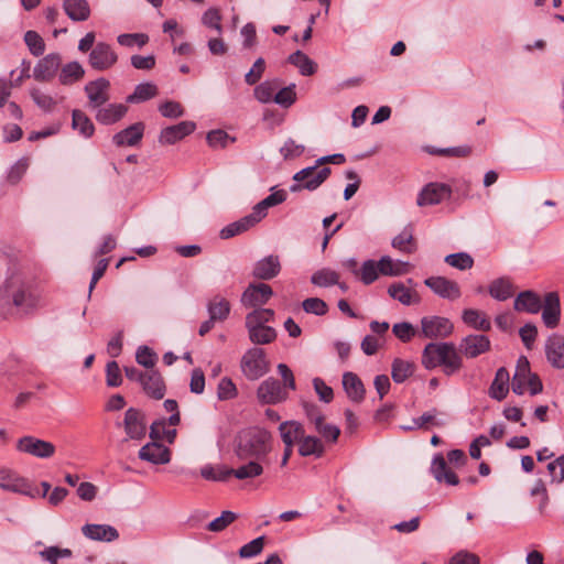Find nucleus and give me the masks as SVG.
Wrapping results in <instances>:
<instances>
[{"label": "nucleus", "mask_w": 564, "mask_h": 564, "mask_svg": "<svg viewBox=\"0 0 564 564\" xmlns=\"http://www.w3.org/2000/svg\"><path fill=\"white\" fill-rule=\"evenodd\" d=\"M421 362L427 370L442 366L446 376H452L463 367V359L455 345L445 341L425 345Z\"/></svg>", "instance_id": "obj_1"}, {"label": "nucleus", "mask_w": 564, "mask_h": 564, "mask_svg": "<svg viewBox=\"0 0 564 564\" xmlns=\"http://www.w3.org/2000/svg\"><path fill=\"white\" fill-rule=\"evenodd\" d=\"M270 440V433L263 429H246L237 435L235 454L240 460L261 459L271 449Z\"/></svg>", "instance_id": "obj_2"}, {"label": "nucleus", "mask_w": 564, "mask_h": 564, "mask_svg": "<svg viewBox=\"0 0 564 564\" xmlns=\"http://www.w3.org/2000/svg\"><path fill=\"white\" fill-rule=\"evenodd\" d=\"M308 166L300 170L293 175L294 183L290 186L292 193H297L303 189L315 191L317 189L330 175L329 167Z\"/></svg>", "instance_id": "obj_3"}, {"label": "nucleus", "mask_w": 564, "mask_h": 564, "mask_svg": "<svg viewBox=\"0 0 564 564\" xmlns=\"http://www.w3.org/2000/svg\"><path fill=\"white\" fill-rule=\"evenodd\" d=\"M240 368L249 380H258L269 371V361L262 348L252 347L241 357Z\"/></svg>", "instance_id": "obj_4"}, {"label": "nucleus", "mask_w": 564, "mask_h": 564, "mask_svg": "<svg viewBox=\"0 0 564 564\" xmlns=\"http://www.w3.org/2000/svg\"><path fill=\"white\" fill-rule=\"evenodd\" d=\"M453 323L443 316L431 315L421 318L419 336L430 339H444L452 335Z\"/></svg>", "instance_id": "obj_5"}, {"label": "nucleus", "mask_w": 564, "mask_h": 564, "mask_svg": "<svg viewBox=\"0 0 564 564\" xmlns=\"http://www.w3.org/2000/svg\"><path fill=\"white\" fill-rule=\"evenodd\" d=\"M0 488L6 491L31 498H35L37 496L36 489L32 487L26 478L20 476L12 469L4 467H0Z\"/></svg>", "instance_id": "obj_6"}, {"label": "nucleus", "mask_w": 564, "mask_h": 564, "mask_svg": "<svg viewBox=\"0 0 564 564\" xmlns=\"http://www.w3.org/2000/svg\"><path fill=\"white\" fill-rule=\"evenodd\" d=\"M17 449L21 453L43 459L50 458L55 454V446L53 443L31 435H25L19 438L17 442Z\"/></svg>", "instance_id": "obj_7"}, {"label": "nucleus", "mask_w": 564, "mask_h": 564, "mask_svg": "<svg viewBox=\"0 0 564 564\" xmlns=\"http://www.w3.org/2000/svg\"><path fill=\"white\" fill-rule=\"evenodd\" d=\"M4 293L6 294L3 296L11 295L13 304L24 311H30L36 305L35 297L22 286L19 276H11L6 281Z\"/></svg>", "instance_id": "obj_8"}, {"label": "nucleus", "mask_w": 564, "mask_h": 564, "mask_svg": "<svg viewBox=\"0 0 564 564\" xmlns=\"http://www.w3.org/2000/svg\"><path fill=\"white\" fill-rule=\"evenodd\" d=\"M118 61L117 53L112 47L105 43L98 42L89 53L88 63L90 67L98 72L111 68Z\"/></svg>", "instance_id": "obj_9"}, {"label": "nucleus", "mask_w": 564, "mask_h": 564, "mask_svg": "<svg viewBox=\"0 0 564 564\" xmlns=\"http://www.w3.org/2000/svg\"><path fill=\"white\" fill-rule=\"evenodd\" d=\"M452 188L444 183L432 182L426 184L419 193L416 204L421 207L432 206L449 198Z\"/></svg>", "instance_id": "obj_10"}, {"label": "nucleus", "mask_w": 564, "mask_h": 564, "mask_svg": "<svg viewBox=\"0 0 564 564\" xmlns=\"http://www.w3.org/2000/svg\"><path fill=\"white\" fill-rule=\"evenodd\" d=\"M257 397L263 404H276L288 398V391L274 378H268L260 383Z\"/></svg>", "instance_id": "obj_11"}, {"label": "nucleus", "mask_w": 564, "mask_h": 564, "mask_svg": "<svg viewBox=\"0 0 564 564\" xmlns=\"http://www.w3.org/2000/svg\"><path fill=\"white\" fill-rule=\"evenodd\" d=\"M272 295L273 291L269 284L251 283L243 291L240 301L245 307L257 308L258 306L268 303Z\"/></svg>", "instance_id": "obj_12"}, {"label": "nucleus", "mask_w": 564, "mask_h": 564, "mask_svg": "<svg viewBox=\"0 0 564 564\" xmlns=\"http://www.w3.org/2000/svg\"><path fill=\"white\" fill-rule=\"evenodd\" d=\"M490 339L480 334H471L464 337L458 346V351L466 358L473 359L490 349Z\"/></svg>", "instance_id": "obj_13"}, {"label": "nucleus", "mask_w": 564, "mask_h": 564, "mask_svg": "<svg viewBox=\"0 0 564 564\" xmlns=\"http://www.w3.org/2000/svg\"><path fill=\"white\" fill-rule=\"evenodd\" d=\"M109 88L110 82L105 77L97 78L86 84L85 93L88 97L89 106L93 109L99 108L109 100Z\"/></svg>", "instance_id": "obj_14"}, {"label": "nucleus", "mask_w": 564, "mask_h": 564, "mask_svg": "<svg viewBox=\"0 0 564 564\" xmlns=\"http://www.w3.org/2000/svg\"><path fill=\"white\" fill-rule=\"evenodd\" d=\"M124 432L130 440H142L147 433L143 414L134 408H129L124 413Z\"/></svg>", "instance_id": "obj_15"}, {"label": "nucleus", "mask_w": 564, "mask_h": 564, "mask_svg": "<svg viewBox=\"0 0 564 564\" xmlns=\"http://www.w3.org/2000/svg\"><path fill=\"white\" fill-rule=\"evenodd\" d=\"M139 458L154 465H165L171 460V451L161 443L152 440V442L140 448Z\"/></svg>", "instance_id": "obj_16"}, {"label": "nucleus", "mask_w": 564, "mask_h": 564, "mask_svg": "<svg viewBox=\"0 0 564 564\" xmlns=\"http://www.w3.org/2000/svg\"><path fill=\"white\" fill-rule=\"evenodd\" d=\"M425 285L429 286L435 294L443 299L456 300L460 296L459 285L444 276H431L424 281Z\"/></svg>", "instance_id": "obj_17"}, {"label": "nucleus", "mask_w": 564, "mask_h": 564, "mask_svg": "<svg viewBox=\"0 0 564 564\" xmlns=\"http://www.w3.org/2000/svg\"><path fill=\"white\" fill-rule=\"evenodd\" d=\"M61 56L52 53L41 58L33 69V77L40 82L52 79L61 66Z\"/></svg>", "instance_id": "obj_18"}, {"label": "nucleus", "mask_w": 564, "mask_h": 564, "mask_svg": "<svg viewBox=\"0 0 564 564\" xmlns=\"http://www.w3.org/2000/svg\"><path fill=\"white\" fill-rule=\"evenodd\" d=\"M547 361L556 369H564V337L558 334L551 335L545 343Z\"/></svg>", "instance_id": "obj_19"}, {"label": "nucleus", "mask_w": 564, "mask_h": 564, "mask_svg": "<svg viewBox=\"0 0 564 564\" xmlns=\"http://www.w3.org/2000/svg\"><path fill=\"white\" fill-rule=\"evenodd\" d=\"M196 128L193 121H182L177 124L164 128L159 137L161 144H174L184 137L191 134Z\"/></svg>", "instance_id": "obj_20"}, {"label": "nucleus", "mask_w": 564, "mask_h": 564, "mask_svg": "<svg viewBox=\"0 0 564 564\" xmlns=\"http://www.w3.org/2000/svg\"><path fill=\"white\" fill-rule=\"evenodd\" d=\"M431 473L438 482H444L448 486H456L459 482L457 475L448 468L445 458L441 454L434 456L431 464Z\"/></svg>", "instance_id": "obj_21"}, {"label": "nucleus", "mask_w": 564, "mask_h": 564, "mask_svg": "<svg viewBox=\"0 0 564 564\" xmlns=\"http://www.w3.org/2000/svg\"><path fill=\"white\" fill-rule=\"evenodd\" d=\"M560 299L554 292L545 295L544 305L542 306V319L547 328H554L560 322Z\"/></svg>", "instance_id": "obj_22"}, {"label": "nucleus", "mask_w": 564, "mask_h": 564, "mask_svg": "<svg viewBox=\"0 0 564 564\" xmlns=\"http://www.w3.org/2000/svg\"><path fill=\"white\" fill-rule=\"evenodd\" d=\"M143 132L144 124L142 122H137L116 133L112 141L117 147H133L141 141Z\"/></svg>", "instance_id": "obj_23"}, {"label": "nucleus", "mask_w": 564, "mask_h": 564, "mask_svg": "<svg viewBox=\"0 0 564 564\" xmlns=\"http://www.w3.org/2000/svg\"><path fill=\"white\" fill-rule=\"evenodd\" d=\"M281 271V263L278 256H268L259 260L253 268L252 274L260 280H271Z\"/></svg>", "instance_id": "obj_24"}, {"label": "nucleus", "mask_w": 564, "mask_h": 564, "mask_svg": "<svg viewBox=\"0 0 564 564\" xmlns=\"http://www.w3.org/2000/svg\"><path fill=\"white\" fill-rule=\"evenodd\" d=\"M344 390L352 402L360 403L365 399L366 389L360 378L350 371L343 375Z\"/></svg>", "instance_id": "obj_25"}, {"label": "nucleus", "mask_w": 564, "mask_h": 564, "mask_svg": "<svg viewBox=\"0 0 564 564\" xmlns=\"http://www.w3.org/2000/svg\"><path fill=\"white\" fill-rule=\"evenodd\" d=\"M82 532L86 538L94 541L111 542L119 536L117 529L109 524H85Z\"/></svg>", "instance_id": "obj_26"}, {"label": "nucleus", "mask_w": 564, "mask_h": 564, "mask_svg": "<svg viewBox=\"0 0 564 564\" xmlns=\"http://www.w3.org/2000/svg\"><path fill=\"white\" fill-rule=\"evenodd\" d=\"M513 307L518 312L536 314L542 308L541 297L533 291H523L514 300Z\"/></svg>", "instance_id": "obj_27"}, {"label": "nucleus", "mask_w": 564, "mask_h": 564, "mask_svg": "<svg viewBox=\"0 0 564 564\" xmlns=\"http://www.w3.org/2000/svg\"><path fill=\"white\" fill-rule=\"evenodd\" d=\"M34 545L43 546V549L37 552V555L47 564H58L59 560L70 558L73 555L70 549L59 547L57 545L45 546L42 541H36Z\"/></svg>", "instance_id": "obj_28"}, {"label": "nucleus", "mask_w": 564, "mask_h": 564, "mask_svg": "<svg viewBox=\"0 0 564 564\" xmlns=\"http://www.w3.org/2000/svg\"><path fill=\"white\" fill-rule=\"evenodd\" d=\"M63 9L74 22L87 21L90 17V6L87 0H64Z\"/></svg>", "instance_id": "obj_29"}, {"label": "nucleus", "mask_w": 564, "mask_h": 564, "mask_svg": "<svg viewBox=\"0 0 564 564\" xmlns=\"http://www.w3.org/2000/svg\"><path fill=\"white\" fill-rule=\"evenodd\" d=\"M96 120L102 124H112L119 121L128 111L123 104H110L106 107L96 108Z\"/></svg>", "instance_id": "obj_30"}, {"label": "nucleus", "mask_w": 564, "mask_h": 564, "mask_svg": "<svg viewBox=\"0 0 564 564\" xmlns=\"http://www.w3.org/2000/svg\"><path fill=\"white\" fill-rule=\"evenodd\" d=\"M531 375L528 359L525 357H520L512 378V391L516 394L522 395L525 392L527 381Z\"/></svg>", "instance_id": "obj_31"}, {"label": "nucleus", "mask_w": 564, "mask_h": 564, "mask_svg": "<svg viewBox=\"0 0 564 564\" xmlns=\"http://www.w3.org/2000/svg\"><path fill=\"white\" fill-rule=\"evenodd\" d=\"M509 371L503 367L499 368L496 371L495 379L489 388L490 398L497 401L503 400L509 392Z\"/></svg>", "instance_id": "obj_32"}, {"label": "nucleus", "mask_w": 564, "mask_h": 564, "mask_svg": "<svg viewBox=\"0 0 564 564\" xmlns=\"http://www.w3.org/2000/svg\"><path fill=\"white\" fill-rule=\"evenodd\" d=\"M258 223V219L253 216L252 213H250L249 215L238 219L237 221H234L224 227L220 230V237L223 239L232 238L237 235L246 232L247 230L256 226Z\"/></svg>", "instance_id": "obj_33"}, {"label": "nucleus", "mask_w": 564, "mask_h": 564, "mask_svg": "<svg viewBox=\"0 0 564 564\" xmlns=\"http://www.w3.org/2000/svg\"><path fill=\"white\" fill-rule=\"evenodd\" d=\"M285 199L286 193L283 189L276 191L256 204L251 213L260 223L268 215V209L270 207L280 205L285 202Z\"/></svg>", "instance_id": "obj_34"}, {"label": "nucleus", "mask_w": 564, "mask_h": 564, "mask_svg": "<svg viewBox=\"0 0 564 564\" xmlns=\"http://www.w3.org/2000/svg\"><path fill=\"white\" fill-rule=\"evenodd\" d=\"M142 388L148 395L154 399H162L165 392V386L161 375L153 369L147 370V377Z\"/></svg>", "instance_id": "obj_35"}, {"label": "nucleus", "mask_w": 564, "mask_h": 564, "mask_svg": "<svg viewBox=\"0 0 564 564\" xmlns=\"http://www.w3.org/2000/svg\"><path fill=\"white\" fill-rule=\"evenodd\" d=\"M230 303L221 295H215L207 304V312L215 322H224L230 314Z\"/></svg>", "instance_id": "obj_36"}, {"label": "nucleus", "mask_w": 564, "mask_h": 564, "mask_svg": "<svg viewBox=\"0 0 564 564\" xmlns=\"http://www.w3.org/2000/svg\"><path fill=\"white\" fill-rule=\"evenodd\" d=\"M279 431L285 446H293L299 443L305 432L302 424L295 421H286L280 424Z\"/></svg>", "instance_id": "obj_37"}, {"label": "nucleus", "mask_w": 564, "mask_h": 564, "mask_svg": "<svg viewBox=\"0 0 564 564\" xmlns=\"http://www.w3.org/2000/svg\"><path fill=\"white\" fill-rule=\"evenodd\" d=\"M299 454L301 456H315L321 457L324 453V445L322 441L312 435H305V432L303 433V437L299 441Z\"/></svg>", "instance_id": "obj_38"}, {"label": "nucleus", "mask_w": 564, "mask_h": 564, "mask_svg": "<svg viewBox=\"0 0 564 564\" xmlns=\"http://www.w3.org/2000/svg\"><path fill=\"white\" fill-rule=\"evenodd\" d=\"M489 294L497 301H506L513 295V284L509 278H499L489 285Z\"/></svg>", "instance_id": "obj_39"}, {"label": "nucleus", "mask_w": 564, "mask_h": 564, "mask_svg": "<svg viewBox=\"0 0 564 564\" xmlns=\"http://www.w3.org/2000/svg\"><path fill=\"white\" fill-rule=\"evenodd\" d=\"M389 295L403 305H411L420 301L419 295L403 283H393L388 289Z\"/></svg>", "instance_id": "obj_40"}, {"label": "nucleus", "mask_w": 564, "mask_h": 564, "mask_svg": "<svg viewBox=\"0 0 564 564\" xmlns=\"http://www.w3.org/2000/svg\"><path fill=\"white\" fill-rule=\"evenodd\" d=\"M159 94L158 86L147 82L135 86L134 91L127 97L130 104H139L154 98Z\"/></svg>", "instance_id": "obj_41"}, {"label": "nucleus", "mask_w": 564, "mask_h": 564, "mask_svg": "<svg viewBox=\"0 0 564 564\" xmlns=\"http://www.w3.org/2000/svg\"><path fill=\"white\" fill-rule=\"evenodd\" d=\"M85 75L84 67L78 62L65 64L59 73L58 79L62 85H72L80 80Z\"/></svg>", "instance_id": "obj_42"}, {"label": "nucleus", "mask_w": 564, "mask_h": 564, "mask_svg": "<svg viewBox=\"0 0 564 564\" xmlns=\"http://www.w3.org/2000/svg\"><path fill=\"white\" fill-rule=\"evenodd\" d=\"M464 323H466L468 326L482 330L488 332L491 328L490 321L486 317V315L477 310L474 308H467L463 312L462 316Z\"/></svg>", "instance_id": "obj_43"}, {"label": "nucleus", "mask_w": 564, "mask_h": 564, "mask_svg": "<svg viewBox=\"0 0 564 564\" xmlns=\"http://www.w3.org/2000/svg\"><path fill=\"white\" fill-rule=\"evenodd\" d=\"M251 343L267 345L275 340L276 330L271 326L246 327Z\"/></svg>", "instance_id": "obj_44"}, {"label": "nucleus", "mask_w": 564, "mask_h": 564, "mask_svg": "<svg viewBox=\"0 0 564 564\" xmlns=\"http://www.w3.org/2000/svg\"><path fill=\"white\" fill-rule=\"evenodd\" d=\"M274 311L271 308H254L246 315V327H260L268 326L267 324L273 321Z\"/></svg>", "instance_id": "obj_45"}, {"label": "nucleus", "mask_w": 564, "mask_h": 564, "mask_svg": "<svg viewBox=\"0 0 564 564\" xmlns=\"http://www.w3.org/2000/svg\"><path fill=\"white\" fill-rule=\"evenodd\" d=\"M289 62L299 68L301 75L311 76L316 72V64L302 51H296L289 56Z\"/></svg>", "instance_id": "obj_46"}, {"label": "nucleus", "mask_w": 564, "mask_h": 564, "mask_svg": "<svg viewBox=\"0 0 564 564\" xmlns=\"http://www.w3.org/2000/svg\"><path fill=\"white\" fill-rule=\"evenodd\" d=\"M72 127L78 131L84 138H90L94 134L95 128L91 120L80 110H73Z\"/></svg>", "instance_id": "obj_47"}, {"label": "nucleus", "mask_w": 564, "mask_h": 564, "mask_svg": "<svg viewBox=\"0 0 564 564\" xmlns=\"http://www.w3.org/2000/svg\"><path fill=\"white\" fill-rule=\"evenodd\" d=\"M414 372V364L409 360L395 358L392 362L391 377L394 382L402 383Z\"/></svg>", "instance_id": "obj_48"}, {"label": "nucleus", "mask_w": 564, "mask_h": 564, "mask_svg": "<svg viewBox=\"0 0 564 564\" xmlns=\"http://www.w3.org/2000/svg\"><path fill=\"white\" fill-rule=\"evenodd\" d=\"M339 274L330 268H322L311 276V283L319 288H328L338 284Z\"/></svg>", "instance_id": "obj_49"}, {"label": "nucleus", "mask_w": 564, "mask_h": 564, "mask_svg": "<svg viewBox=\"0 0 564 564\" xmlns=\"http://www.w3.org/2000/svg\"><path fill=\"white\" fill-rule=\"evenodd\" d=\"M278 87V80H265L256 86L253 90L254 98L261 104L273 102Z\"/></svg>", "instance_id": "obj_50"}, {"label": "nucleus", "mask_w": 564, "mask_h": 564, "mask_svg": "<svg viewBox=\"0 0 564 564\" xmlns=\"http://www.w3.org/2000/svg\"><path fill=\"white\" fill-rule=\"evenodd\" d=\"M165 425V420H159L153 422L150 426L151 440H153L154 442L166 440L170 444H172L176 437V430L166 429Z\"/></svg>", "instance_id": "obj_51"}, {"label": "nucleus", "mask_w": 564, "mask_h": 564, "mask_svg": "<svg viewBox=\"0 0 564 564\" xmlns=\"http://www.w3.org/2000/svg\"><path fill=\"white\" fill-rule=\"evenodd\" d=\"M378 263L379 271L383 275L397 276L406 272L408 263L394 262L390 257H382Z\"/></svg>", "instance_id": "obj_52"}, {"label": "nucleus", "mask_w": 564, "mask_h": 564, "mask_svg": "<svg viewBox=\"0 0 564 564\" xmlns=\"http://www.w3.org/2000/svg\"><path fill=\"white\" fill-rule=\"evenodd\" d=\"M249 462L236 469L234 476L237 479H251L260 476L263 473V467L260 465V459H248Z\"/></svg>", "instance_id": "obj_53"}, {"label": "nucleus", "mask_w": 564, "mask_h": 564, "mask_svg": "<svg viewBox=\"0 0 564 564\" xmlns=\"http://www.w3.org/2000/svg\"><path fill=\"white\" fill-rule=\"evenodd\" d=\"M445 262L458 270H468L474 265V259L466 252L452 253L445 257Z\"/></svg>", "instance_id": "obj_54"}, {"label": "nucleus", "mask_w": 564, "mask_h": 564, "mask_svg": "<svg viewBox=\"0 0 564 564\" xmlns=\"http://www.w3.org/2000/svg\"><path fill=\"white\" fill-rule=\"evenodd\" d=\"M419 332L411 323L409 322H401L395 323L392 326V333L393 335L400 339L402 343L410 341L413 337L419 335Z\"/></svg>", "instance_id": "obj_55"}, {"label": "nucleus", "mask_w": 564, "mask_h": 564, "mask_svg": "<svg viewBox=\"0 0 564 564\" xmlns=\"http://www.w3.org/2000/svg\"><path fill=\"white\" fill-rule=\"evenodd\" d=\"M296 100L295 84H291L286 87L275 91L274 101L281 107L289 108Z\"/></svg>", "instance_id": "obj_56"}, {"label": "nucleus", "mask_w": 564, "mask_h": 564, "mask_svg": "<svg viewBox=\"0 0 564 564\" xmlns=\"http://www.w3.org/2000/svg\"><path fill=\"white\" fill-rule=\"evenodd\" d=\"M30 95L36 106L45 112H51L56 106V100L52 96L43 93L37 88H33L30 91Z\"/></svg>", "instance_id": "obj_57"}, {"label": "nucleus", "mask_w": 564, "mask_h": 564, "mask_svg": "<svg viewBox=\"0 0 564 564\" xmlns=\"http://www.w3.org/2000/svg\"><path fill=\"white\" fill-rule=\"evenodd\" d=\"M379 273L378 263L373 260H367L359 269L358 275L365 284H371L378 279Z\"/></svg>", "instance_id": "obj_58"}, {"label": "nucleus", "mask_w": 564, "mask_h": 564, "mask_svg": "<svg viewBox=\"0 0 564 564\" xmlns=\"http://www.w3.org/2000/svg\"><path fill=\"white\" fill-rule=\"evenodd\" d=\"M413 240L412 230L410 228H404L398 236H395L392 240V247L406 252H413V248L411 247Z\"/></svg>", "instance_id": "obj_59"}, {"label": "nucleus", "mask_w": 564, "mask_h": 564, "mask_svg": "<svg viewBox=\"0 0 564 564\" xmlns=\"http://www.w3.org/2000/svg\"><path fill=\"white\" fill-rule=\"evenodd\" d=\"M24 41L30 52L34 56H40L45 51V44L43 39L35 31H28L24 34Z\"/></svg>", "instance_id": "obj_60"}, {"label": "nucleus", "mask_w": 564, "mask_h": 564, "mask_svg": "<svg viewBox=\"0 0 564 564\" xmlns=\"http://www.w3.org/2000/svg\"><path fill=\"white\" fill-rule=\"evenodd\" d=\"M237 519V514L232 511H223V513L208 523L207 529L212 532H220L225 530Z\"/></svg>", "instance_id": "obj_61"}, {"label": "nucleus", "mask_w": 564, "mask_h": 564, "mask_svg": "<svg viewBox=\"0 0 564 564\" xmlns=\"http://www.w3.org/2000/svg\"><path fill=\"white\" fill-rule=\"evenodd\" d=\"M302 307L306 313L317 316L325 315L328 311L327 304L318 297H308L304 300Z\"/></svg>", "instance_id": "obj_62"}, {"label": "nucleus", "mask_w": 564, "mask_h": 564, "mask_svg": "<svg viewBox=\"0 0 564 564\" xmlns=\"http://www.w3.org/2000/svg\"><path fill=\"white\" fill-rule=\"evenodd\" d=\"M552 482L561 484L564 481V454L546 466Z\"/></svg>", "instance_id": "obj_63"}, {"label": "nucleus", "mask_w": 564, "mask_h": 564, "mask_svg": "<svg viewBox=\"0 0 564 564\" xmlns=\"http://www.w3.org/2000/svg\"><path fill=\"white\" fill-rule=\"evenodd\" d=\"M221 15L216 8H209L202 17V22L205 26L216 30L219 34L223 32L220 24Z\"/></svg>", "instance_id": "obj_64"}]
</instances>
